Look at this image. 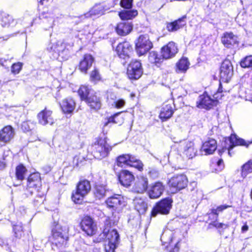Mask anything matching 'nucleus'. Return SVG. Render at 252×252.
Listing matches in <instances>:
<instances>
[{
  "mask_svg": "<svg viewBox=\"0 0 252 252\" xmlns=\"http://www.w3.org/2000/svg\"><path fill=\"white\" fill-rule=\"evenodd\" d=\"M81 227L82 230L89 236L94 234L96 230V225L93 219L88 216H86L82 219Z\"/></svg>",
  "mask_w": 252,
  "mask_h": 252,
  "instance_id": "4468645a",
  "label": "nucleus"
},
{
  "mask_svg": "<svg viewBox=\"0 0 252 252\" xmlns=\"http://www.w3.org/2000/svg\"><path fill=\"white\" fill-rule=\"evenodd\" d=\"M91 189L90 183L87 180L80 181L77 184L76 190L72 193V201L76 204L82 202L84 197L89 193Z\"/></svg>",
  "mask_w": 252,
  "mask_h": 252,
  "instance_id": "f03ea898",
  "label": "nucleus"
},
{
  "mask_svg": "<svg viewBox=\"0 0 252 252\" xmlns=\"http://www.w3.org/2000/svg\"><path fill=\"white\" fill-rule=\"evenodd\" d=\"M217 166L218 167V170L220 171V170H221L223 168V167H224V164H223V160L221 159H219L217 161Z\"/></svg>",
  "mask_w": 252,
  "mask_h": 252,
  "instance_id": "052dcab7",
  "label": "nucleus"
},
{
  "mask_svg": "<svg viewBox=\"0 0 252 252\" xmlns=\"http://www.w3.org/2000/svg\"><path fill=\"white\" fill-rule=\"evenodd\" d=\"M187 183L188 179L184 174L175 175L168 182L169 186L173 188L176 192L185 188Z\"/></svg>",
  "mask_w": 252,
  "mask_h": 252,
  "instance_id": "9b49d317",
  "label": "nucleus"
},
{
  "mask_svg": "<svg viewBox=\"0 0 252 252\" xmlns=\"http://www.w3.org/2000/svg\"><path fill=\"white\" fill-rule=\"evenodd\" d=\"M48 49L51 51H52L55 53H60V52L63 51V47L62 43L58 42L56 44H53L51 46H49Z\"/></svg>",
  "mask_w": 252,
  "mask_h": 252,
  "instance_id": "de8ad7c7",
  "label": "nucleus"
},
{
  "mask_svg": "<svg viewBox=\"0 0 252 252\" xmlns=\"http://www.w3.org/2000/svg\"><path fill=\"white\" fill-rule=\"evenodd\" d=\"M119 180L120 183L124 187H129L132 182L134 180V177L133 174L127 170L122 171L119 176Z\"/></svg>",
  "mask_w": 252,
  "mask_h": 252,
  "instance_id": "4be33fe9",
  "label": "nucleus"
},
{
  "mask_svg": "<svg viewBox=\"0 0 252 252\" xmlns=\"http://www.w3.org/2000/svg\"><path fill=\"white\" fill-rule=\"evenodd\" d=\"M117 221V220L112 221V220L110 218H106L104 222V228L103 230V233L104 234H106L107 233L111 231L110 228L112 225H116Z\"/></svg>",
  "mask_w": 252,
  "mask_h": 252,
  "instance_id": "a19ab883",
  "label": "nucleus"
},
{
  "mask_svg": "<svg viewBox=\"0 0 252 252\" xmlns=\"http://www.w3.org/2000/svg\"><path fill=\"white\" fill-rule=\"evenodd\" d=\"M101 77L98 70L95 68L90 74V79L92 81H97L100 80Z\"/></svg>",
  "mask_w": 252,
  "mask_h": 252,
  "instance_id": "864d4df0",
  "label": "nucleus"
},
{
  "mask_svg": "<svg viewBox=\"0 0 252 252\" xmlns=\"http://www.w3.org/2000/svg\"><path fill=\"white\" fill-rule=\"evenodd\" d=\"M252 172V160L248 161L242 166L241 175L245 178L247 175Z\"/></svg>",
  "mask_w": 252,
  "mask_h": 252,
  "instance_id": "ea45409f",
  "label": "nucleus"
},
{
  "mask_svg": "<svg viewBox=\"0 0 252 252\" xmlns=\"http://www.w3.org/2000/svg\"><path fill=\"white\" fill-rule=\"evenodd\" d=\"M178 50L176 44L173 42H170L161 48V57L164 59L171 58L177 53Z\"/></svg>",
  "mask_w": 252,
  "mask_h": 252,
  "instance_id": "dca6fc26",
  "label": "nucleus"
},
{
  "mask_svg": "<svg viewBox=\"0 0 252 252\" xmlns=\"http://www.w3.org/2000/svg\"><path fill=\"white\" fill-rule=\"evenodd\" d=\"M249 229V226L247 224H244L242 227V231L245 232L247 231Z\"/></svg>",
  "mask_w": 252,
  "mask_h": 252,
  "instance_id": "774afa93",
  "label": "nucleus"
},
{
  "mask_svg": "<svg viewBox=\"0 0 252 252\" xmlns=\"http://www.w3.org/2000/svg\"><path fill=\"white\" fill-rule=\"evenodd\" d=\"M108 190L106 187L103 185H96L94 190V195L98 199H101L104 197Z\"/></svg>",
  "mask_w": 252,
  "mask_h": 252,
  "instance_id": "f704fd0d",
  "label": "nucleus"
},
{
  "mask_svg": "<svg viewBox=\"0 0 252 252\" xmlns=\"http://www.w3.org/2000/svg\"><path fill=\"white\" fill-rule=\"evenodd\" d=\"M39 18L42 21L43 28L46 30L53 28L59 22V14L52 10L42 12L40 14Z\"/></svg>",
  "mask_w": 252,
  "mask_h": 252,
  "instance_id": "0eeeda50",
  "label": "nucleus"
},
{
  "mask_svg": "<svg viewBox=\"0 0 252 252\" xmlns=\"http://www.w3.org/2000/svg\"><path fill=\"white\" fill-rule=\"evenodd\" d=\"M173 114L172 107L170 104L163 106L159 114V118L162 121H166L171 117Z\"/></svg>",
  "mask_w": 252,
  "mask_h": 252,
  "instance_id": "473e14b6",
  "label": "nucleus"
},
{
  "mask_svg": "<svg viewBox=\"0 0 252 252\" xmlns=\"http://www.w3.org/2000/svg\"><path fill=\"white\" fill-rule=\"evenodd\" d=\"M132 47L129 42L125 41L120 43L117 46L116 51L118 56L122 59L129 58V53L132 51Z\"/></svg>",
  "mask_w": 252,
  "mask_h": 252,
  "instance_id": "2eb2a0df",
  "label": "nucleus"
},
{
  "mask_svg": "<svg viewBox=\"0 0 252 252\" xmlns=\"http://www.w3.org/2000/svg\"><path fill=\"white\" fill-rule=\"evenodd\" d=\"M13 229L16 237L20 238L22 236L23 226L21 223L14 225Z\"/></svg>",
  "mask_w": 252,
  "mask_h": 252,
  "instance_id": "3c124183",
  "label": "nucleus"
},
{
  "mask_svg": "<svg viewBox=\"0 0 252 252\" xmlns=\"http://www.w3.org/2000/svg\"><path fill=\"white\" fill-rule=\"evenodd\" d=\"M94 157L101 159L107 157L112 147L107 143L105 138H100L93 145Z\"/></svg>",
  "mask_w": 252,
  "mask_h": 252,
  "instance_id": "7ed1b4c3",
  "label": "nucleus"
},
{
  "mask_svg": "<svg viewBox=\"0 0 252 252\" xmlns=\"http://www.w3.org/2000/svg\"><path fill=\"white\" fill-rule=\"evenodd\" d=\"M132 29V26L131 23L125 22L119 23L116 28V31L118 34L124 36L130 33Z\"/></svg>",
  "mask_w": 252,
  "mask_h": 252,
  "instance_id": "c85d7f7f",
  "label": "nucleus"
},
{
  "mask_svg": "<svg viewBox=\"0 0 252 252\" xmlns=\"http://www.w3.org/2000/svg\"><path fill=\"white\" fill-rule=\"evenodd\" d=\"M0 23L2 27L8 28L11 25H15V21L12 17L3 11L0 13Z\"/></svg>",
  "mask_w": 252,
  "mask_h": 252,
  "instance_id": "7c9ffc66",
  "label": "nucleus"
},
{
  "mask_svg": "<svg viewBox=\"0 0 252 252\" xmlns=\"http://www.w3.org/2000/svg\"><path fill=\"white\" fill-rule=\"evenodd\" d=\"M229 141L231 145L229 146L228 149H227L226 148H223L221 150H219V154L220 156L226 150L228 151V154H230L229 151L230 149H232L234 146L241 145L248 147L249 145L247 144L246 142L244 139L238 138L235 134H231L229 138Z\"/></svg>",
  "mask_w": 252,
  "mask_h": 252,
  "instance_id": "a211bd4d",
  "label": "nucleus"
},
{
  "mask_svg": "<svg viewBox=\"0 0 252 252\" xmlns=\"http://www.w3.org/2000/svg\"><path fill=\"white\" fill-rule=\"evenodd\" d=\"M115 103V107L117 108H120L124 106L125 101L124 99H119L114 102Z\"/></svg>",
  "mask_w": 252,
  "mask_h": 252,
  "instance_id": "bf43d9fd",
  "label": "nucleus"
},
{
  "mask_svg": "<svg viewBox=\"0 0 252 252\" xmlns=\"http://www.w3.org/2000/svg\"><path fill=\"white\" fill-rule=\"evenodd\" d=\"M27 170L23 165H19L16 168V178L20 181H22L24 179V175Z\"/></svg>",
  "mask_w": 252,
  "mask_h": 252,
  "instance_id": "37998d69",
  "label": "nucleus"
},
{
  "mask_svg": "<svg viewBox=\"0 0 252 252\" xmlns=\"http://www.w3.org/2000/svg\"><path fill=\"white\" fill-rule=\"evenodd\" d=\"M10 154L11 152L10 151L8 150L7 151H5L3 153L2 160L7 161L8 159H7V158L9 157Z\"/></svg>",
  "mask_w": 252,
  "mask_h": 252,
  "instance_id": "680f3d73",
  "label": "nucleus"
},
{
  "mask_svg": "<svg viewBox=\"0 0 252 252\" xmlns=\"http://www.w3.org/2000/svg\"><path fill=\"white\" fill-rule=\"evenodd\" d=\"M108 208L113 210L119 211L126 205L124 197L119 194H115L109 197L106 200Z\"/></svg>",
  "mask_w": 252,
  "mask_h": 252,
  "instance_id": "ddd939ff",
  "label": "nucleus"
},
{
  "mask_svg": "<svg viewBox=\"0 0 252 252\" xmlns=\"http://www.w3.org/2000/svg\"><path fill=\"white\" fill-rule=\"evenodd\" d=\"M14 136V131L11 126L4 127L0 131V140L4 142L9 141Z\"/></svg>",
  "mask_w": 252,
  "mask_h": 252,
  "instance_id": "c756f323",
  "label": "nucleus"
},
{
  "mask_svg": "<svg viewBox=\"0 0 252 252\" xmlns=\"http://www.w3.org/2000/svg\"><path fill=\"white\" fill-rule=\"evenodd\" d=\"M221 42L226 47L231 48L237 44V37L232 32H225L221 37Z\"/></svg>",
  "mask_w": 252,
  "mask_h": 252,
  "instance_id": "5701e85b",
  "label": "nucleus"
},
{
  "mask_svg": "<svg viewBox=\"0 0 252 252\" xmlns=\"http://www.w3.org/2000/svg\"><path fill=\"white\" fill-rule=\"evenodd\" d=\"M164 186L160 182H157L152 186L148 191L150 198L152 199L159 197L162 193Z\"/></svg>",
  "mask_w": 252,
  "mask_h": 252,
  "instance_id": "393cba45",
  "label": "nucleus"
},
{
  "mask_svg": "<svg viewBox=\"0 0 252 252\" xmlns=\"http://www.w3.org/2000/svg\"><path fill=\"white\" fill-rule=\"evenodd\" d=\"M94 91L90 90L89 88L86 86H81L78 90V94L81 100L85 101L90 94H92Z\"/></svg>",
  "mask_w": 252,
  "mask_h": 252,
  "instance_id": "58836bf2",
  "label": "nucleus"
},
{
  "mask_svg": "<svg viewBox=\"0 0 252 252\" xmlns=\"http://www.w3.org/2000/svg\"><path fill=\"white\" fill-rule=\"evenodd\" d=\"M23 67V63L20 62L13 63L11 66V71L14 74L19 73Z\"/></svg>",
  "mask_w": 252,
  "mask_h": 252,
  "instance_id": "09e8293b",
  "label": "nucleus"
},
{
  "mask_svg": "<svg viewBox=\"0 0 252 252\" xmlns=\"http://www.w3.org/2000/svg\"><path fill=\"white\" fill-rule=\"evenodd\" d=\"M68 228L57 224L52 230L49 241L57 247L63 245L68 239Z\"/></svg>",
  "mask_w": 252,
  "mask_h": 252,
  "instance_id": "f257e3e1",
  "label": "nucleus"
},
{
  "mask_svg": "<svg viewBox=\"0 0 252 252\" xmlns=\"http://www.w3.org/2000/svg\"><path fill=\"white\" fill-rule=\"evenodd\" d=\"M60 106L64 113L69 114L73 111L75 107V102L72 98L68 97L63 100L60 103Z\"/></svg>",
  "mask_w": 252,
  "mask_h": 252,
  "instance_id": "a878e982",
  "label": "nucleus"
},
{
  "mask_svg": "<svg viewBox=\"0 0 252 252\" xmlns=\"http://www.w3.org/2000/svg\"><path fill=\"white\" fill-rule=\"evenodd\" d=\"M233 74V68L229 60H225L222 63L220 68V79L225 82H228Z\"/></svg>",
  "mask_w": 252,
  "mask_h": 252,
  "instance_id": "f8f14e48",
  "label": "nucleus"
},
{
  "mask_svg": "<svg viewBox=\"0 0 252 252\" xmlns=\"http://www.w3.org/2000/svg\"><path fill=\"white\" fill-rule=\"evenodd\" d=\"M240 64L243 68H251L252 69V55L247 56L242 59Z\"/></svg>",
  "mask_w": 252,
  "mask_h": 252,
  "instance_id": "c03bdc74",
  "label": "nucleus"
},
{
  "mask_svg": "<svg viewBox=\"0 0 252 252\" xmlns=\"http://www.w3.org/2000/svg\"><path fill=\"white\" fill-rule=\"evenodd\" d=\"M117 244L109 243L105 246V252H114Z\"/></svg>",
  "mask_w": 252,
  "mask_h": 252,
  "instance_id": "4d7b16f0",
  "label": "nucleus"
},
{
  "mask_svg": "<svg viewBox=\"0 0 252 252\" xmlns=\"http://www.w3.org/2000/svg\"><path fill=\"white\" fill-rule=\"evenodd\" d=\"M148 186V178L144 176H140L137 178L132 189L135 192L142 193L147 190Z\"/></svg>",
  "mask_w": 252,
  "mask_h": 252,
  "instance_id": "6ab92c4d",
  "label": "nucleus"
},
{
  "mask_svg": "<svg viewBox=\"0 0 252 252\" xmlns=\"http://www.w3.org/2000/svg\"><path fill=\"white\" fill-rule=\"evenodd\" d=\"M133 204L135 209L140 214H144L146 211L147 204L144 198L136 197L133 199Z\"/></svg>",
  "mask_w": 252,
  "mask_h": 252,
  "instance_id": "cd10ccee",
  "label": "nucleus"
},
{
  "mask_svg": "<svg viewBox=\"0 0 252 252\" xmlns=\"http://www.w3.org/2000/svg\"><path fill=\"white\" fill-rule=\"evenodd\" d=\"M189 64L188 58L183 57L177 63V69L179 72L184 73L189 69Z\"/></svg>",
  "mask_w": 252,
  "mask_h": 252,
  "instance_id": "c9c22d12",
  "label": "nucleus"
},
{
  "mask_svg": "<svg viewBox=\"0 0 252 252\" xmlns=\"http://www.w3.org/2000/svg\"><path fill=\"white\" fill-rule=\"evenodd\" d=\"M172 239H169V242H165V243H169L166 247L167 252H178L179 247L178 246L179 242H176L174 245H172Z\"/></svg>",
  "mask_w": 252,
  "mask_h": 252,
  "instance_id": "a18cd8bd",
  "label": "nucleus"
},
{
  "mask_svg": "<svg viewBox=\"0 0 252 252\" xmlns=\"http://www.w3.org/2000/svg\"><path fill=\"white\" fill-rule=\"evenodd\" d=\"M107 238L108 242L118 244L119 242V235L116 229H112L109 232L104 234Z\"/></svg>",
  "mask_w": 252,
  "mask_h": 252,
  "instance_id": "4c0bfd02",
  "label": "nucleus"
},
{
  "mask_svg": "<svg viewBox=\"0 0 252 252\" xmlns=\"http://www.w3.org/2000/svg\"><path fill=\"white\" fill-rule=\"evenodd\" d=\"M133 0H121L120 4L122 7L129 9L131 8Z\"/></svg>",
  "mask_w": 252,
  "mask_h": 252,
  "instance_id": "6e6d98bb",
  "label": "nucleus"
},
{
  "mask_svg": "<svg viewBox=\"0 0 252 252\" xmlns=\"http://www.w3.org/2000/svg\"><path fill=\"white\" fill-rule=\"evenodd\" d=\"M52 112L45 108L38 113L37 115L39 123L42 125L49 124L52 125L54 123V119L52 116Z\"/></svg>",
  "mask_w": 252,
  "mask_h": 252,
  "instance_id": "aec40b11",
  "label": "nucleus"
},
{
  "mask_svg": "<svg viewBox=\"0 0 252 252\" xmlns=\"http://www.w3.org/2000/svg\"><path fill=\"white\" fill-rule=\"evenodd\" d=\"M172 200L169 198H165L159 202L153 208L152 211V216L155 217L158 213L166 215L169 213L171 208Z\"/></svg>",
  "mask_w": 252,
  "mask_h": 252,
  "instance_id": "9d476101",
  "label": "nucleus"
},
{
  "mask_svg": "<svg viewBox=\"0 0 252 252\" xmlns=\"http://www.w3.org/2000/svg\"><path fill=\"white\" fill-rule=\"evenodd\" d=\"M110 9V6L105 2L96 3L88 11L83 15L74 17L75 21L79 22L86 18H90L94 16H99L103 14L104 12Z\"/></svg>",
  "mask_w": 252,
  "mask_h": 252,
  "instance_id": "20e7f679",
  "label": "nucleus"
},
{
  "mask_svg": "<svg viewBox=\"0 0 252 252\" xmlns=\"http://www.w3.org/2000/svg\"><path fill=\"white\" fill-rule=\"evenodd\" d=\"M6 161L2 160V161H0V170H2L5 168L6 164Z\"/></svg>",
  "mask_w": 252,
  "mask_h": 252,
  "instance_id": "e2e57ef3",
  "label": "nucleus"
},
{
  "mask_svg": "<svg viewBox=\"0 0 252 252\" xmlns=\"http://www.w3.org/2000/svg\"><path fill=\"white\" fill-rule=\"evenodd\" d=\"M217 147L216 141L214 139H210L203 144L201 151L204 152L205 155H210L214 153Z\"/></svg>",
  "mask_w": 252,
  "mask_h": 252,
  "instance_id": "bb28decb",
  "label": "nucleus"
},
{
  "mask_svg": "<svg viewBox=\"0 0 252 252\" xmlns=\"http://www.w3.org/2000/svg\"><path fill=\"white\" fill-rule=\"evenodd\" d=\"M148 174L153 179H157L159 177V172L158 169L154 167H149L148 169Z\"/></svg>",
  "mask_w": 252,
  "mask_h": 252,
  "instance_id": "8fccbe9b",
  "label": "nucleus"
},
{
  "mask_svg": "<svg viewBox=\"0 0 252 252\" xmlns=\"http://www.w3.org/2000/svg\"><path fill=\"white\" fill-rule=\"evenodd\" d=\"M121 113V112L117 113L109 118L108 120V123H113L118 125H121L122 124L123 122V117L120 116Z\"/></svg>",
  "mask_w": 252,
  "mask_h": 252,
  "instance_id": "49530a36",
  "label": "nucleus"
},
{
  "mask_svg": "<svg viewBox=\"0 0 252 252\" xmlns=\"http://www.w3.org/2000/svg\"><path fill=\"white\" fill-rule=\"evenodd\" d=\"M128 166L134 167L141 171L143 170V164L140 160L137 159L136 157L131 156Z\"/></svg>",
  "mask_w": 252,
  "mask_h": 252,
  "instance_id": "79ce46f5",
  "label": "nucleus"
},
{
  "mask_svg": "<svg viewBox=\"0 0 252 252\" xmlns=\"http://www.w3.org/2000/svg\"><path fill=\"white\" fill-rule=\"evenodd\" d=\"M94 60L91 55L85 54L79 62L78 69L82 73L86 74L87 71L92 67Z\"/></svg>",
  "mask_w": 252,
  "mask_h": 252,
  "instance_id": "f3484780",
  "label": "nucleus"
},
{
  "mask_svg": "<svg viewBox=\"0 0 252 252\" xmlns=\"http://www.w3.org/2000/svg\"><path fill=\"white\" fill-rule=\"evenodd\" d=\"M28 126V122H24L23 124H22V128H24L25 130L26 131H29L30 129V128L29 126H28V127H26V126Z\"/></svg>",
  "mask_w": 252,
  "mask_h": 252,
  "instance_id": "0e129e2a",
  "label": "nucleus"
},
{
  "mask_svg": "<svg viewBox=\"0 0 252 252\" xmlns=\"http://www.w3.org/2000/svg\"><path fill=\"white\" fill-rule=\"evenodd\" d=\"M215 101L206 94L199 96L197 101V106L199 108L209 109L212 107Z\"/></svg>",
  "mask_w": 252,
  "mask_h": 252,
  "instance_id": "412c9836",
  "label": "nucleus"
},
{
  "mask_svg": "<svg viewBox=\"0 0 252 252\" xmlns=\"http://www.w3.org/2000/svg\"><path fill=\"white\" fill-rule=\"evenodd\" d=\"M41 187L40 175L38 172L31 174L28 178L27 187L25 190V194L28 197L35 191H39Z\"/></svg>",
  "mask_w": 252,
  "mask_h": 252,
  "instance_id": "423d86ee",
  "label": "nucleus"
},
{
  "mask_svg": "<svg viewBox=\"0 0 252 252\" xmlns=\"http://www.w3.org/2000/svg\"><path fill=\"white\" fill-rule=\"evenodd\" d=\"M43 194L42 195H40L39 196L37 197V198H38L37 199H35L34 202H35V201H37L38 202H42L43 201Z\"/></svg>",
  "mask_w": 252,
  "mask_h": 252,
  "instance_id": "338daca9",
  "label": "nucleus"
},
{
  "mask_svg": "<svg viewBox=\"0 0 252 252\" xmlns=\"http://www.w3.org/2000/svg\"><path fill=\"white\" fill-rule=\"evenodd\" d=\"M186 16H184L173 22L170 23L167 25V29L169 32H175L182 28L186 24L185 19Z\"/></svg>",
  "mask_w": 252,
  "mask_h": 252,
  "instance_id": "2f4dec72",
  "label": "nucleus"
},
{
  "mask_svg": "<svg viewBox=\"0 0 252 252\" xmlns=\"http://www.w3.org/2000/svg\"><path fill=\"white\" fill-rule=\"evenodd\" d=\"M209 228H212V227H215L217 228H223L225 229L228 227L227 224L220 223L218 221H215L211 222L209 224Z\"/></svg>",
  "mask_w": 252,
  "mask_h": 252,
  "instance_id": "5fc2aeb1",
  "label": "nucleus"
},
{
  "mask_svg": "<svg viewBox=\"0 0 252 252\" xmlns=\"http://www.w3.org/2000/svg\"><path fill=\"white\" fill-rule=\"evenodd\" d=\"M85 101L92 109L97 110L99 109L101 106L100 99L99 97L97 96L96 93L94 92L88 97Z\"/></svg>",
  "mask_w": 252,
  "mask_h": 252,
  "instance_id": "b1692460",
  "label": "nucleus"
},
{
  "mask_svg": "<svg viewBox=\"0 0 252 252\" xmlns=\"http://www.w3.org/2000/svg\"><path fill=\"white\" fill-rule=\"evenodd\" d=\"M161 55L160 56L157 53V58L156 59V61H158V63H159L161 62H162L163 61V59H164V58H163L162 57V58H161Z\"/></svg>",
  "mask_w": 252,
  "mask_h": 252,
  "instance_id": "69168bd1",
  "label": "nucleus"
},
{
  "mask_svg": "<svg viewBox=\"0 0 252 252\" xmlns=\"http://www.w3.org/2000/svg\"><path fill=\"white\" fill-rule=\"evenodd\" d=\"M175 142L178 144V151L189 158H192L196 155L197 151L193 141L184 139Z\"/></svg>",
  "mask_w": 252,
  "mask_h": 252,
  "instance_id": "39448f33",
  "label": "nucleus"
},
{
  "mask_svg": "<svg viewBox=\"0 0 252 252\" xmlns=\"http://www.w3.org/2000/svg\"><path fill=\"white\" fill-rule=\"evenodd\" d=\"M137 14L136 10H126L120 12L119 15L122 20H128L134 18Z\"/></svg>",
  "mask_w": 252,
  "mask_h": 252,
  "instance_id": "e433bc0d",
  "label": "nucleus"
},
{
  "mask_svg": "<svg viewBox=\"0 0 252 252\" xmlns=\"http://www.w3.org/2000/svg\"><path fill=\"white\" fill-rule=\"evenodd\" d=\"M132 155L125 154L119 156L117 158V165L121 167L128 166Z\"/></svg>",
  "mask_w": 252,
  "mask_h": 252,
  "instance_id": "72a5a7b5",
  "label": "nucleus"
},
{
  "mask_svg": "<svg viewBox=\"0 0 252 252\" xmlns=\"http://www.w3.org/2000/svg\"><path fill=\"white\" fill-rule=\"evenodd\" d=\"M156 58H157V52H152L150 53V54L149 56V61L151 63H154L156 65H157L158 64V61H156Z\"/></svg>",
  "mask_w": 252,
  "mask_h": 252,
  "instance_id": "13d9d810",
  "label": "nucleus"
},
{
  "mask_svg": "<svg viewBox=\"0 0 252 252\" xmlns=\"http://www.w3.org/2000/svg\"><path fill=\"white\" fill-rule=\"evenodd\" d=\"M143 73L141 63L137 60H133L128 64L127 69L128 77L130 79H138Z\"/></svg>",
  "mask_w": 252,
  "mask_h": 252,
  "instance_id": "1a4fd4ad",
  "label": "nucleus"
},
{
  "mask_svg": "<svg viewBox=\"0 0 252 252\" xmlns=\"http://www.w3.org/2000/svg\"><path fill=\"white\" fill-rule=\"evenodd\" d=\"M229 206L227 205H220L218 206L216 209H212L211 210V213L210 215H215L216 219L218 218V215L219 213L220 212H222L224 209L227 208Z\"/></svg>",
  "mask_w": 252,
  "mask_h": 252,
  "instance_id": "603ef678",
  "label": "nucleus"
},
{
  "mask_svg": "<svg viewBox=\"0 0 252 252\" xmlns=\"http://www.w3.org/2000/svg\"><path fill=\"white\" fill-rule=\"evenodd\" d=\"M152 47L153 44L147 34L139 35L135 41V50L139 56L146 54Z\"/></svg>",
  "mask_w": 252,
  "mask_h": 252,
  "instance_id": "6e6552de",
  "label": "nucleus"
}]
</instances>
